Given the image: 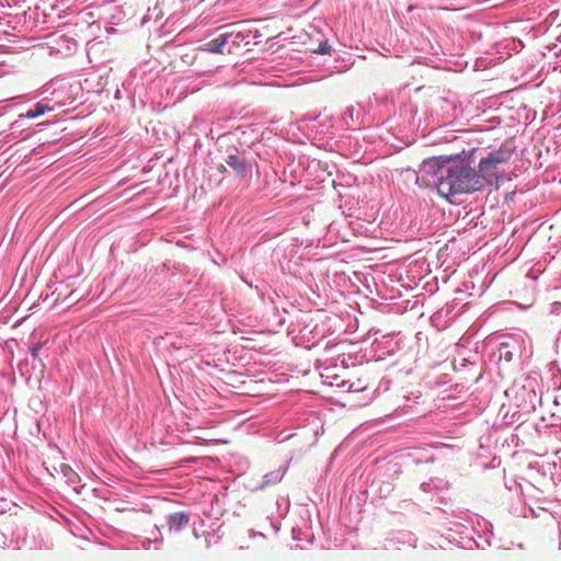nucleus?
Wrapping results in <instances>:
<instances>
[{
	"label": "nucleus",
	"mask_w": 561,
	"mask_h": 561,
	"mask_svg": "<svg viewBox=\"0 0 561 561\" xmlns=\"http://www.w3.org/2000/svg\"><path fill=\"white\" fill-rule=\"evenodd\" d=\"M416 183L431 187L451 203L460 194H472L484 190V184L476 176V170L462 157H434L419 167Z\"/></svg>",
	"instance_id": "nucleus-1"
},
{
	"label": "nucleus",
	"mask_w": 561,
	"mask_h": 561,
	"mask_svg": "<svg viewBox=\"0 0 561 561\" xmlns=\"http://www.w3.org/2000/svg\"><path fill=\"white\" fill-rule=\"evenodd\" d=\"M513 152L507 147H502L488 153L486 157L480 159L479 169L476 171V176L480 179L484 185L493 183L496 179L497 167L506 163L511 159Z\"/></svg>",
	"instance_id": "nucleus-2"
},
{
	"label": "nucleus",
	"mask_w": 561,
	"mask_h": 561,
	"mask_svg": "<svg viewBox=\"0 0 561 561\" xmlns=\"http://www.w3.org/2000/svg\"><path fill=\"white\" fill-rule=\"evenodd\" d=\"M287 467L280 466L263 476L260 482L252 485V491H264L270 486H274L282 482L283 477L286 474Z\"/></svg>",
	"instance_id": "nucleus-3"
},
{
	"label": "nucleus",
	"mask_w": 561,
	"mask_h": 561,
	"mask_svg": "<svg viewBox=\"0 0 561 561\" xmlns=\"http://www.w3.org/2000/svg\"><path fill=\"white\" fill-rule=\"evenodd\" d=\"M226 163L232 172H234L237 178L244 179L250 174V169H252V164L244 158L237 153H230L227 156Z\"/></svg>",
	"instance_id": "nucleus-4"
},
{
	"label": "nucleus",
	"mask_w": 561,
	"mask_h": 561,
	"mask_svg": "<svg viewBox=\"0 0 561 561\" xmlns=\"http://www.w3.org/2000/svg\"><path fill=\"white\" fill-rule=\"evenodd\" d=\"M191 516L186 512H174L165 516L167 527L169 531L178 533L186 528L190 525Z\"/></svg>",
	"instance_id": "nucleus-5"
},
{
	"label": "nucleus",
	"mask_w": 561,
	"mask_h": 561,
	"mask_svg": "<svg viewBox=\"0 0 561 561\" xmlns=\"http://www.w3.org/2000/svg\"><path fill=\"white\" fill-rule=\"evenodd\" d=\"M232 32H224L219 36L204 44L202 49L210 54H224V47L229 45Z\"/></svg>",
	"instance_id": "nucleus-6"
},
{
	"label": "nucleus",
	"mask_w": 561,
	"mask_h": 561,
	"mask_svg": "<svg viewBox=\"0 0 561 561\" xmlns=\"http://www.w3.org/2000/svg\"><path fill=\"white\" fill-rule=\"evenodd\" d=\"M518 351V339L516 336H510L500 344L497 347V354L500 359L511 362L514 358V354Z\"/></svg>",
	"instance_id": "nucleus-7"
},
{
	"label": "nucleus",
	"mask_w": 561,
	"mask_h": 561,
	"mask_svg": "<svg viewBox=\"0 0 561 561\" xmlns=\"http://www.w3.org/2000/svg\"><path fill=\"white\" fill-rule=\"evenodd\" d=\"M59 472H61L62 478L66 479L67 485L71 486L75 492L79 493L78 483L80 481V477L78 472L72 470L67 463H61V466H59Z\"/></svg>",
	"instance_id": "nucleus-8"
},
{
	"label": "nucleus",
	"mask_w": 561,
	"mask_h": 561,
	"mask_svg": "<svg viewBox=\"0 0 561 561\" xmlns=\"http://www.w3.org/2000/svg\"><path fill=\"white\" fill-rule=\"evenodd\" d=\"M54 111V107L45 101H39L34 104V108L21 114L20 118L34 119L46 114V112Z\"/></svg>",
	"instance_id": "nucleus-9"
},
{
	"label": "nucleus",
	"mask_w": 561,
	"mask_h": 561,
	"mask_svg": "<svg viewBox=\"0 0 561 561\" xmlns=\"http://www.w3.org/2000/svg\"><path fill=\"white\" fill-rule=\"evenodd\" d=\"M447 481L439 478H431L428 481L422 482L421 491L432 493L434 491H444L447 489Z\"/></svg>",
	"instance_id": "nucleus-10"
},
{
	"label": "nucleus",
	"mask_w": 561,
	"mask_h": 561,
	"mask_svg": "<svg viewBox=\"0 0 561 561\" xmlns=\"http://www.w3.org/2000/svg\"><path fill=\"white\" fill-rule=\"evenodd\" d=\"M231 32H232V36L230 39V44L232 45V47H240L241 43H243L245 39V35H243L241 32H234V31H231Z\"/></svg>",
	"instance_id": "nucleus-11"
},
{
	"label": "nucleus",
	"mask_w": 561,
	"mask_h": 561,
	"mask_svg": "<svg viewBox=\"0 0 561 561\" xmlns=\"http://www.w3.org/2000/svg\"><path fill=\"white\" fill-rule=\"evenodd\" d=\"M316 53L320 55H327L331 53V46L328 44V41H323L319 44L318 50Z\"/></svg>",
	"instance_id": "nucleus-12"
},
{
	"label": "nucleus",
	"mask_w": 561,
	"mask_h": 561,
	"mask_svg": "<svg viewBox=\"0 0 561 561\" xmlns=\"http://www.w3.org/2000/svg\"><path fill=\"white\" fill-rule=\"evenodd\" d=\"M173 2L174 0H158L157 7L161 9V11H170Z\"/></svg>",
	"instance_id": "nucleus-13"
},
{
	"label": "nucleus",
	"mask_w": 561,
	"mask_h": 561,
	"mask_svg": "<svg viewBox=\"0 0 561 561\" xmlns=\"http://www.w3.org/2000/svg\"><path fill=\"white\" fill-rule=\"evenodd\" d=\"M42 343H35L33 344L32 348H30V354H32V357L36 359L38 357V353L42 350Z\"/></svg>",
	"instance_id": "nucleus-14"
},
{
	"label": "nucleus",
	"mask_w": 561,
	"mask_h": 561,
	"mask_svg": "<svg viewBox=\"0 0 561 561\" xmlns=\"http://www.w3.org/2000/svg\"><path fill=\"white\" fill-rule=\"evenodd\" d=\"M150 543H152V540L151 539H146L144 541V543H141V547H144L145 549H148Z\"/></svg>",
	"instance_id": "nucleus-15"
},
{
	"label": "nucleus",
	"mask_w": 561,
	"mask_h": 561,
	"mask_svg": "<svg viewBox=\"0 0 561 561\" xmlns=\"http://www.w3.org/2000/svg\"><path fill=\"white\" fill-rule=\"evenodd\" d=\"M360 388H353V383L348 387V391H358Z\"/></svg>",
	"instance_id": "nucleus-16"
},
{
	"label": "nucleus",
	"mask_w": 561,
	"mask_h": 561,
	"mask_svg": "<svg viewBox=\"0 0 561 561\" xmlns=\"http://www.w3.org/2000/svg\"><path fill=\"white\" fill-rule=\"evenodd\" d=\"M16 126H18V121L13 122L12 125H11L12 128H14Z\"/></svg>",
	"instance_id": "nucleus-17"
},
{
	"label": "nucleus",
	"mask_w": 561,
	"mask_h": 561,
	"mask_svg": "<svg viewBox=\"0 0 561 561\" xmlns=\"http://www.w3.org/2000/svg\"><path fill=\"white\" fill-rule=\"evenodd\" d=\"M559 533L561 534V527H559Z\"/></svg>",
	"instance_id": "nucleus-18"
}]
</instances>
